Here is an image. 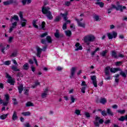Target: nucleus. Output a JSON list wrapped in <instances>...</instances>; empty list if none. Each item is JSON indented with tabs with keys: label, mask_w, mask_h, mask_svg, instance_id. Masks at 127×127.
I'll return each instance as SVG.
<instances>
[{
	"label": "nucleus",
	"mask_w": 127,
	"mask_h": 127,
	"mask_svg": "<svg viewBox=\"0 0 127 127\" xmlns=\"http://www.w3.org/2000/svg\"><path fill=\"white\" fill-rule=\"evenodd\" d=\"M93 19L95 21H100L101 19L100 18V16L98 15H94L93 16Z\"/></svg>",
	"instance_id": "a878e982"
},
{
	"label": "nucleus",
	"mask_w": 127,
	"mask_h": 127,
	"mask_svg": "<svg viewBox=\"0 0 127 127\" xmlns=\"http://www.w3.org/2000/svg\"><path fill=\"white\" fill-rule=\"evenodd\" d=\"M75 20L77 21L78 26H80V27H85V23H82L80 22L83 20L82 18L80 19V20H79L77 18H75Z\"/></svg>",
	"instance_id": "4468645a"
},
{
	"label": "nucleus",
	"mask_w": 127,
	"mask_h": 127,
	"mask_svg": "<svg viewBox=\"0 0 127 127\" xmlns=\"http://www.w3.org/2000/svg\"><path fill=\"white\" fill-rule=\"evenodd\" d=\"M112 57H114V58H119V57L117 55V53L115 51H113L112 52V54H111Z\"/></svg>",
	"instance_id": "c756f323"
},
{
	"label": "nucleus",
	"mask_w": 127,
	"mask_h": 127,
	"mask_svg": "<svg viewBox=\"0 0 127 127\" xmlns=\"http://www.w3.org/2000/svg\"><path fill=\"white\" fill-rule=\"evenodd\" d=\"M101 115H102L103 117H106V116H107V112H106V111H103L101 112Z\"/></svg>",
	"instance_id": "6e6d98bb"
},
{
	"label": "nucleus",
	"mask_w": 127,
	"mask_h": 127,
	"mask_svg": "<svg viewBox=\"0 0 127 127\" xmlns=\"http://www.w3.org/2000/svg\"><path fill=\"white\" fill-rule=\"evenodd\" d=\"M45 27V22L43 21L42 24L39 27V29H43L44 30L45 29L44 28Z\"/></svg>",
	"instance_id": "cd10ccee"
},
{
	"label": "nucleus",
	"mask_w": 127,
	"mask_h": 127,
	"mask_svg": "<svg viewBox=\"0 0 127 127\" xmlns=\"http://www.w3.org/2000/svg\"><path fill=\"white\" fill-rule=\"evenodd\" d=\"M97 51H100L99 48H96V49L94 51H93L91 53L92 56H94V55H95V54H96V52H97Z\"/></svg>",
	"instance_id": "4c0bfd02"
},
{
	"label": "nucleus",
	"mask_w": 127,
	"mask_h": 127,
	"mask_svg": "<svg viewBox=\"0 0 127 127\" xmlns=\"http://www.w3.org/2000/svg\"><path fill=\"white\" fill-rule=\"evenodd\" d=\"M107 34L109 39L110 40L112 39V38H116V37H117L118 36V33L115 31H113L112 33H108Z\"/></svg>",
	"instance_id": "6e6552de"
},
{
	"label": "nucleus",
	"mask_w": 127,
	"mask_h": 127,
	"mask_svg": "<svg viewBox=\"0 0 127 127\" xmlns=\"http://www.w3.org/2000/svg\"><path fill=\"white\" fill-rule=\"evenodd\" d=\"M17 54V53H16V52H14L13 53H12L10 57H15V56H16Z\"/></svg>",
	"instance_id": "5fc2aeb1"
},
{
	"label": "nucleus",
	"mask_w": 127,
	"mask_h": 127,
	"mask_svg": "<svg viewBox=\"0 0 127 127\" xmlns=\"http://www.w3.org/2000/svg\"><path fill=\"white\" fill-rule=\"evenodd\" d=\"M48 35L47 33H44L43 34L41 35V37L42 38H43L44 37H45V36H47V35Z\"/></svg>",
	"instance_id": "13d9d810"
},
{
	"label": "nucleus",
	"mask_w": 127,
	"mask_h": 127,
	"mask_svg": "<svg viewBox=\"0 0 127 127\" xmlns=\"http://www.w3.org/2000/svg\"><path fill=\"white\" fill-rule=\"evenodd\" d=\"M119 121H120V122H124V121H126V120L125 119V116H122L120 118H119Z\"/></svg>",
	"instance_id": "603ef678"
},
{
	"label": "nucleus",
	"mask_w": 127,
	"mask_h": 127,
	"mask_svg": "<svg viewBox=\"0 0 127 127\" xmlns=\"http://www.w3.org/2000/svg\"><path fill=\"white\" fill-rule=\"evenodd\" d=\"M71 4V2L67 1L65 2V5H67V6H69Z\"/></svg>",
	"instance_id": "69168bd1"
},
{
	"label": "nucleus",
	"mask_w": 127,
	"mask_h": 127,
	"mask_svg": "<svg viewBox=\"0 0 127 127\" xmlns=\"http://www.w3.org/2000/svg\"><path fill=\"white\" fill-rule=\"evenodd\" d=\"M118 71H121V68H120V67H118V68L112 67L111 68H110V72H111V73H117Z\"/></svg>",
	"instance_id": "6ab92c4d"
},
{
	"label": "nucleus",
	"mask_w": 127,
	"mask_h": 127,
	"mask_svg": "<svg viewBox=\"0 0 127 127\" xmlns=\"http://www.w3.org/2000/svg\"><path fill=\"white\" fill-rule=\"evenodd\" d=\"M18 15L20 18L21 25L22 27H24L26 25V23L27 22V20L23 18V12L20 11L18 13Z\"/></svg>",
	"instance_id": "20e7f679"
},
{
	"label": "nucleus",
	"mask_w": 127,
	"mask_h": 127,
	"mask_svg": "<svg viewBox=\"0 0 127 127\" xmlns=\"http://www.w3.org/2000/svg\"><path fill=\"white\" fill-rule=\"evenodd\" d=\"M29 91V87H27L24 89V95H26V96H28V92Z\"/></svg>",
	"instance_id": "c9c22d12"
},
{
	"label": "nucleus",
	"mask_w": 127,
	"mask_h": 127,
	"mask_svg": "<svg viewBox=\"0 0 127 127\" xmlns=\"http://www.w3.org/2000/svg\"><path fill=\"white\" fill-rule=\"evenodd\" d=\"M87 86H83L81 88V91L83 94H85V93L86 92L85 90Z\"/></svg>",
	"instance_id": "c03bdc74"
},
{
	"label": "nucleus",
	"mask_w": 127,
	"mask_h": 127,
	"mask_svg": "<svg viewBox=\"0 0 127 127\" xmlns=\"http://www.w3.org/2000/svg\"><path fill=\"white\" fill-rule=\"evenodd\" d=\"M76 70H77V67H71L70 69V78H73L74 77V75H75V72H76Z\"/></svg>",
	"instance_id": "2eb2a0df"
},
{
	"label": "nucleus",
	"mask_w": 127,
	"mask_h": 127,
	"mask_svg": "<svg viewBox=\"0 0 127 127\" xmlns=\"http://www.w3.org/2000/svg\"><path fill=\"white\" fill-rule=\"evenodd\" d=\"M37 21H38V20H34L32 22L33 26H34L35 28H38V26L36 24L37 23Z\"/></svg>",
	"instance_id": "b1692460"
},
{
	"label": "nucleus",
	"mask_w": 127,
	"mask_h": 127,
	"mask_svg": "<svg viewBox=\"0 0 127 127\" xmlns=\"http://www.w3.org/2000/svg\"><path fill=\"white\" fill-rule=\"evenodd\" d=\"M84 115L86 118H90V117H91V115H90V113L88 112L84 113Z\"/></svg>",
	"instance_id": "864d4df0"
},
{
	"label": "nucleus",
	"mask_w": 127,
	"mask_h": 127,
	"mask_svg": "<svg viewBox=\"0 0 127 127\" xmlns=\"http://www.w3.org/2000/svg\"><path fill=\"white\" fill-rule=\"evenodd\" d=\"M58 30H56V33H55V36L56 37V38H59L60 35H59V33L58 32Z\"/></svg>",
	"instance_id": "de8ad7c7"
},
{
	"label": "nucleus",
	"mask_w": 127,
	"mask_h": 127,
	"mask_svg": "<svg viewBox=\"0 0 127 127\" xmlns=\"http://www.w3.org/2000/svg\"><path fill=\"white\" fill-rule=\"evenodd\" d=\"M75 114L78 116H80V115H81V111L78 109H76L75 110Z\"/></svg>",
	"instance_id": "49530a36"
},
{
	"label": "nucleus",
	"mask_w": 127,
	"mask_h": 127,
	"mask_svg": "<svg viewBox=\"0 0 127 127\" xmlns=\"http://www.w3.org/2000/svg\"><path fill=\"white\" fill-rule=\"evenodd\" d=\"M5 49V47H3L2 49H1V52H2V53H3V54H5V52L4 51Z\"/></svg>",
	"instance_id": "680f3d73"
},
{
	"label": "nucleus",
	"mask_w": 127,
	"mask_h": 127,
	"mask_svg": "<svg viewBox=\"0 0 127 127\" xmlns=\"http://www.w3.org/2000/svg\"><path fill=\"white\" fill-rule=\"evenodd\" d=\"M81 86L82 87H87V84L86 83V82L83 81L81 82Z\"/></svg>",
	"instance_id": "8fccbe9b"
},
{
	"label": "nucleus",
	"mask_w": 127,
	"mask_h": 127,
	"mask_svg": "<svg viewBox=\"0 0 127 127\" xmlns=\"http://www.w3.org/2000/svg\"><path fill=\"white\" fill-rule=\"evenodd\" d=\"M23 68L24 70H28V68H29V65H28V64L27 63L25 64L23 66Z\"/></svg>",
	"instance_id": "e433bc0d"
},
{
	"label": "nucleus",
	"mask_w": 127,
	"mask_h": 127,
	"mask_svg": "<svg viewBox=\"0 0 127 127\" xmlns=\"http://www.w3.org/2000/svg\"><path fill=\"white\" fill-rule=\"evenodd\" d=\"M8 115H9V114L8 113H7L6 114H3V115H1L0 116V120H5V119H6V118H7V116H8Z\"/></svg>",
	"instance_id": "bb28decb"
},
{
	"label": "nucleus",
	"mask_w": 127,
	"mask_h": 127,
	"mask_svg": "<svg viewBox=\"0 0 127 127\" xmlns=\"http://www.w3.org/2000/svg\"><path fill=\"white\" fill-rule=\"evenodd\" d=\"M8 103H9V95L7 94H4V100H3V106H7Z\"/></svg>",
	"instance_id": "423d86ee"
},
{
	"label": "nucleus",
	"mask_w": 127,
	"mask_h": 127,
	"mask_svg": "<svg viewBox=\"0 0 127 127\" xmlns=\"http://www.w3.org/2000/svg\"><path fill=\"white\" fill-rule=\"evenodd\" d=\"M26 107H34V104L30 102H29L26 104Z\"/></svg>",
	"instance_id": "f704fd0d"
},
{
	"label": "nucleus",
	"mask_w": 127,
	"mask_h": 127,
	"mask_svg": "<svg viewBox=\"0 0 127 127\" xmlns=\"http://www.w3.org/2000/svg\"><path fill=\"white\" fill-rule=\"evenodd\" d=\"M11 68L13 71H19V69H17V67L15 65H12Z\"/></svg>",
	"instance_id": "58836bf2"
},
{
	"label": "nucleus",
	"mask_w": 127,
	"mask_h": 127,
	"mask_svg": "<svg viewBox=\"0 0 127 127\" xmlns=\"http://www.w3.org/2000/svg\"><path fill=\"white\" fill-rule=\"evenodd\" d=\"M61 18L60 17V16H58L56 17V19H55V21H59Z\"/></svg>",
	"instance_id": "bf43d9fd"
},
{
	"label": "nucleus",
	"mask_w": 127,
	"mask_h": 127,
	"mask_svg": "<svg viewBox=\"0 0 127 127\" xmlns=\"http://www.w3.org/2000/svg\"><path fill=\"white\" fill-rule=\"evenodd\" d=\"M49 9H50L49 7L43 6L42 8V12L44 14L46 15V16H47L48 19L51 20V19H53V16L52 15V14L51 13V12L49 10Z\"/></svg>",
	"instance_id": "f03ea898"
},
{
	"label": "nucleus",
	"mask_w": 127,
	"mask_h": 127,
	"mask_svg": "<svg viewBox=\"0 0 127 127\" xmlns=\"http://www.w3.org/2000/svg\"><path fill=\"white\" fill-rule=\"evenodd\" d=\"M13 20H15V21H18V20H19L18 16H17L16 15H14V16H13L10 19L11 22H12V21H13Z\"/></svg>",
	"instance_id": "412c9836"
},
{
	"label": "nucleus",
	"mask_w": 127,
	"mask_h": 127,
	"mask_svg": "<svg viewBox=\"0 0 127 127\" xmlns=\"http://www.w3.org/2000/svg\"><path fill=\"white\" fill-rule=\"evenodd\" d=\"M38 85H40V83H39L38 81H37V82H36L34 85H32L31 86V88H32L33 89H34V88H36V87H37V86H38Z\"/></svg>",
	"instance_id": "79ce46f5"
},
{
	"label": "nucleus",
	"mask_w": 127,
	"mask_h": 127,
	"mask_svg": "<svg viewBox=\"0 0 127 127\" xmlns=\"http://www.w3.org/2000/svg\"><path fill=\"white\" fill-rule=\"evenodd\" d=\"M14 1H13V0H8L6 1H4L3 2L4 5H8L9 4H11V3H13Z\"/></svg>",
	"instance_id": "4be33fe9"
},
{
	"label": "nucleus",
	"mask_w": 127,
	"mask_h": 127,
	"mask_svg": "<svg viewBox=\"0 0 127 127\" xmlns=\"http://www.w3.org/2000/svg\"><path fill=\"white\" fill-rule=\"evenodd\" d=\"M63 69V68L61 67V66H58L56 68V69L58 71H61V70H62Z\"/></svg>",
	"instance_id": "338daca9"
},
{
	"label": "nucleus",
	"mask_w": 127,
	"mask_h": 127,
	"mask_svg": "<svg viewBox=\"0 0 127 127\" xmlns=\"http://www.w3.org/2000/svg\"><path fill=\"white\" fill-rule=\"evenodd\" d=\"M95 39L96 37L95 36L90 34L85 36L82 40L87 44V45H90V44H91V42H94Z\"/></svg>",
	"instance_id": "7ed1b4c3"
},
{
	"label": "nucleus",
	"mask_w": 127,
	"mask_h": 127,
	"mask_svg": "<svg viewBox=\"0 0 127 127\" xmlns=\"http://www.w3.org/2000/svg\"><path fill=\"white\" fill-rule=\"evenodd\" d=\"M6 77L8 79L7 82L9 84H10V85H14V79L11 78V76L7 73L6 74Z\"/></svg>",
	"instance_id": "1a4fd4ad"
},
{
	"label": "nucleus",
	"mask_w": 127,
	"mask_h": 127,
	"mask_svg": "<svg viewBox=\"0 0 127 127\" xmlns=\"http://www.w3.org/2000/svg\"><path fill=\"white\" fill-rule=\"evenodd\" d=\"M75 51H78L79 50H82L83 49V47H82V46L80 45V43H76L75 44Z\"/></svg>",
	"instance_id": "dca6fc26"
},
{
	"label": "nucleus",
	"mask_w": 127,
	"mask_h": 127,
	"mask_svg": "<svg viewBox=\"0 0 127 127\" xmlns=\"http://www.w3.org/2000/svg\"><path fill=\"white\" fill-rule=\"evenodd\" d=\"M67 14H68V13L66 11L64 14L61 13L60 15L64 17V19L66 21V23H71V21L70 20H67L68 19V17H67Z\"/></svg>",
	"instance_id": "9b49d317"
},
{
	"label": "nucleus",
	"mask_w": 127,
	"mask_h": 127,
	"mask_svg": "<svg viewBox=\"0 0 127 127\" xmlns=\"http://www.w3.org/2000/svg\"><path fill=\"white\" fill-rule=\"evenodd\" d=\"M120 74L124 78H127V74H126V73L124 71H121Z\"/></svg>",
	"instance_id": "ea45409f"
},
{
	"label": "nucleus",
	"mask_w": 127,
	"mask_h": 127,
	"mask_svg": "<svg viewBox=\"0 0 127 127\" xmlns=\"http://www.w3.org/2000/svg\"><path fill=\"white\" fill-rule=\"evenodd\" d=\"M12 61L13 64H14L15 65H16V66L18 65V64H17V62H16V61H15V60H12Z\"/></svg>",
	"instance_id": "0e129e2a"
},
{
	"label": "nucleus",
	"mask_w": 127,
	"mask_h": 127,
	"mask_svg": "<svg viewBox=\"0 0 127 127\" xmlns=\"http://www.w3.org/2000/svg\"><path fill=\"white\" fill-rule=\"evenodd\" d=\"M70 29H71V30H74V29H75V25H74L73 24H71L70 25Z\"/></svg>",
	"instance_id": "4d7b16f0"
},
{
	"label": "nucleus",
	"mask_w": 127,
	"mask_h": 127,
	"mask_svg": "<svg viewBox=\"0 0 127 127\" xmlns=\"http://www.w3.org/2000/svg\"><path fill=\"white\" fill-rule=\"evenodd\" d=\"M96 4H98L100 7H104V3L103 2H97Z\"/></svg>",
	"instance_id": "37998d69"
},
{
	"label": "nucleus",
	"mask_w": 127,
	"mask_h": 127,
	"mask_svg": "<svg viewBox=\"0 0 127 127\" xmlns=\"http://www.w3.org/2000/svg\"><path fill=\"white\" fill-rule=\"evenodd\" d=\"M21 115H22V116H24V117H28L29 116H31V113H30V112H29V111L22 112L21 113Z\"/></svg>",
	"instance_id": "5701e85b"
},
{
	"label": "nucleus",
	"mask_w": 127,
	"mask_h": 127,
	"mask_svg": "<svg viewBox=\"0 0 127 127\" xmlns=\"http://www.w3.org/2000/svg\"><path fill=\"white\" fill-rule=\"evenodd\" d=\"M12 101L14 105H17V101H16V99L15 98H13Z\"/></svg>",
	"instance_id": "052dcab7"
},
{
	"label": "nucleus",
	"mask_w": 127,
	"mask_h": 127,
	"mask_svg": "<svg viewBox=\"0 0 127 127\" xmlns=\"http://www.w3.org/2000/svg\"><path fill=\"white\" fill-rule=\"evenodd\" d=\"M108 50H105L100 53L101 56H102L103 57H105L106 55H107V54L108 53Z\"/></svg>",
	"instance_id": "c85d7f7f"
},
{
	"label": "nucleus",
	"mask_w": 127,
	"mask_h": 127,
	"mask_svg": "<svg viewBox=\"0 0 127 127\" xmlns=\"http://www.w3.org/2000/svg\"><path fill=\"white\" fill-rule=\"evenodd\" d=\"M118 113H119V114H121V115H123V114H125L126 113V110H117Z\"/></svg>",
	"instance_id": "a18cd8bd"
},
{
	"label": "nucleus",
	"mask_w": 127,
	"mask_h": 127,
	"mask_svg": "<svg viewBox=\"0 0 127 127\" xmlns=\"http://www.w3.org/2000/svg\"><path fill=\"white\" fill-rule=\"evenodd\" d=\"M70 104H73L75 102L77 101V98L73 95L70 96Z\"/></svg>",
	"instance_id": "f3484780"
},
{
	"label": "nucleus",
	"mask_w": 127,
	"mask_h": 127,
	"mask_svg": "<svg viewBox=\"0 0 127 127\" xmlns=\"http://www.w3.org/2000/svg\"><path fill=\"white\" fill-rule=\"evenodd\" d=\"M16 26H17V22L15 21L12 23V26H11L9 29L8 32L9 33H11L14 28H16Z\"/></svg>",
	"instance_id": "9d476101"
},
{
	"label": "nucleus",
	"mask_w": 127,
	"mask_h": 127,
	"mask_svg": "<svg viewBox=\"0 0 127 127\" xmlns=\"http://www.w3.org/2000/svg\"><path fill=\"white\" fill-rule=\"evenodd\" d=\"M127 7L125 6H122V5L120 4V2L118 1L116 2V5L115 4H112L111 8L108 9V13H111V10L113 9H116V10H120L121 12H123L124 9H126Z\"/></svg>",
	"instance_id": "f257e3e1"
},
{
	"label": "nucleus",
	"mask_w": 127,
	"mask_h": 127,
	"mask_svg": "<svg viewBox=\"0 0 127 127\" xmlns=\"http://www.w3.org/2000/svg\"><path fill=\"white\" fill-rule=\"evenodd\" d=\"M110 70H111V67H110V66H107L105 68L106 75H110Z\"/></svg>",
	"instance_id": "393cba45"
},
{
	"label": "nucleus",
	"mask_w": 127,
	"mask_h": 127,
	"mask_svg": "<svg viewBox=\"0 0 127 127\" xmlns=\"http://www.w3.org/2000/svg\"><path fill=\"white\" fill-rule=\"evenodd\" d=\"M101 104H103V105H105L107 103V99L106 98H101L100 99Z\"/></svg>",
	"instance_id": "473e14b6"
},
{
	"label": "nucleus",
	"mask_w": 127,
	"mask_h": 127,
	"mask_svg": "<svg viewBox=\"0 0 127 127\" xmlns=\"http://www.w3.org/2000/svg\"><path fill=\"white\" fill-rule=\"evenodd\" d=\"M13 39V37H9L8 40V43H11V42H12Z\"/></svg>",
	"instance_id": "3c124183"
},
{
	"label": "nucleus",
	"mask_w": 127,
	"mask_h": 127,
	"mask_svg": "<svg viewBox=\"0 0 127 127\" xmlns=\"http://www.w3.org/2000/svg\"><path fill=\"white\" fill-rule=\"evenodd\" d=\"M24 127H31V125H30V124L29 123H26L24 125Z\"/></svg>",
	"instance_id": "e2e57ef3"
},
{
	"label": "nucleus",
	"mask_w": 127,
	"mask_h": 127,
	"mask_svg": "<svg viewBox=\"0 0 127 127\" xmlns=\"http://www.w3.org/2000/svg\"><path fill=\"white\" fill-rule=\"evenodd\" d=\"M18 91L20 94H21V93H22V91H23V86H22V85H20L18 87Z\"/></svg>",
	"instance_id": "2f4dec72"
},
{
	"label": "nucleus",
	"mask_w": 127,
	"mask_h": 127,
	"mask_svg": "<svg viewBox=\"0 0 127 127\" xmlns=\"http://www.w3.org/2000/svg\"><path fill=\"white\" fill-rule=\"evenodd\" d=\"M46 41H47L48 43H51V42H52V39H51V37H50V36H48L46 38V40L42 39L41 43H42V44H45L46 43Z\"/></svg>",
	"instance_id": "f8f14e48"
},
{
	"label": "nucleus",
	"mask_w": 127,
	"mask_h": 127,
	"mask_svg": "<svg viewBox=\"0 0 127 127\" xmlns=\"http://www.w3.org/2000/svg\"><path fill=\"white\" fill-rule=\"evenodd\" d=\"M63 30H65V29H67V23H64L63 25Z\"/></svg>",
	"instance_id": "09e8293b"
},
{
	"label": "nucleus",
	"mask_w": 127,
	"mask_h": 127,
	"mask_svg": "<svg viewBox=\"0 0 127 127\" xmlns=\"http://www.w3.org/2000/svg\"><path fill=\"white\" fill-rule=\"evenodd\" d=\"M98 121H99V123H98ZM104 123V120L101 119V118L98 116H96L95 118V121L94 122V124L95 126V127H99L100 124H103Z\"/></svg>",
	"instance_id": "39448f33"
},
{
	"label": "nucleus",
	"mask_w": 127,
	"mask_h": 127,
	"mask_svg": "<svg viewBox=\"0 0 127 127\" xmlns=\"http://www.w3.org/2000/svg\"><path fill=\"white\" fill-rule=\"evenodd\" d=\"M11 63V61H6L4 62V65H6V66H8V65H10Z\"/></svg>",
	"instance_id": "a19ab883"
},
{
	"label": "nucleus",
	"mask_w": 127,
	"mask_h": 127,
	"mask_svg": "<svg viewBox=\"0 0 127 127\" xmlns=\"http://www.w3.org/2000/svg\"><path fill=\"white\" fill-rule=\"evenodd\" d=\"M91 79L92 81L93 85L97 88L98 87V84L97 83V76L93 75L91 76Z\"/></svg>",
	"instance_id": "ddd939ff"
},
{
	"label": "nucleus",
	"mask_w": 127,
	"mask_h": 127,
	"mask_svg": "<svg viewBox=\"0 0 127 127\" xmlns=\"http://www.w3.org/2000/svg\"><path fill=\"white\" fill-rule=\"evenodd\" d=\"M46 47H45L43 48V49L40 48L39 47H36V51H37V57L40 58L41 56V52H42V51H45V49H46Z\"/></svg>",
	"instance_id": "0eeeda50"
},
{
	"label": "nucleus",
	"mask_w": 127,
	"mask_h": 127,
	"mask_svg": "<svg viewBox=\"0 0 127 127\" xmlns=\"http://www.w3.org/2000/svg\"><path fill=\"white\" fill-rule=\"evenodd\" d=\"M107 114H108V115H109V116H112V117L114 116V114L112 113V111H111V109H107Z\"/></svg>",
	"instance_id": "72a5a7b5"
},
{
	"label": "nucleus",
	"mask_w": 127,
	"mask_h": 127,
	"mask_svg": "<svg viewBox=\"0 0 127 127\" xmlns=\"http://www.w3.org/2000/svg\"><path fill=\"white\" fill-rule=\"evenodd\" d=\"M65 33L66 36H68L69 37H70L72 34V32H71V31L70 30L65 31Z\"/></svg>",
	"instance_id": "7c9ffc66"
},
{
	"label": "nucleus",
	"mask_w": 127,
	"mask_h": 127,
	"mask_svg": "<svg viewBox=\"0 0 127 127\" xmlns=\"http://www.w3.org/2000/svg\"><path fill=\"white\" fill-rule=\"evenodd\" d=\"M48 95V88H46L44 90V92L42 94V98H46L47 95Z\"/></svg>",
	"instance_id": "a211bd4d"
},
{
	"label": "nucleus",
	"mask_w": 127,
	"mask_h": 127,
	"mask_svg": "<svg viewBox=\"0 0 127 127\" xmlns=\"http://www.w3.org/2000/svg\"><path fill=\"white\" fill-rule=\"evenodd\" d=\"M17 119H18L17 113L16 111H14L12 116V120H13V121H16Z\"/></svg>",
	"instance_id": "aec40b11"
},
{
	"label": "nucleus",
	"mask_w": 127,
	"mask_h": 127,
	"mask_svg": "<svg viewBox=\"0 0 127 127\" xmlns=\"http://www.w3.org/2000/svg\"><path fill=\"white\" fill-rule=\"evenodd\" d=\"M110 123H111V120H107L104 122V124H105V125H108V124H110Z\"/></svg>",
	"instance_id": "774afa93"
}]
</instances>
